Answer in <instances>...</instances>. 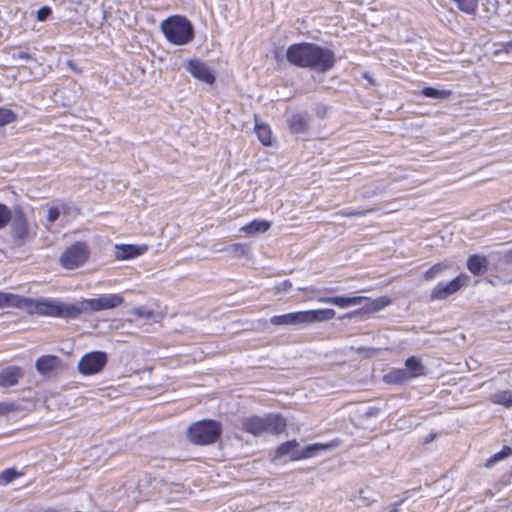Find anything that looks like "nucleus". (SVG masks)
<instances>
[{
	"label": "nucleus",
	"mask_w": 512,
	"mask_h": 512,
	"mask_svg": "<svg viewBox=\"0 0 512 512\" xmlns=\"http://www.w3.org/2000/svg\"><path fill=\"white\" fill-rule=\"evenodd\" d=\"M286 59L294 66L308 68L318 73L329 71L336 62L332 50L307 42L290 45L286 50Z\"/></svg>",
	"instance_id": "1"
},
{
	"label": "nucleus",
	"mask_w": 512,
	"mask_h": 512,
	"mask_svg": "<svg viewBox=\"0 0 512 512\" xmlns=\"http://www.w3.org/2000/svg\"><path fill=\"white\" fill-rule=\"evenodd\" d=\"M15 308L24 310L28 314L69 319H76L75 313L78 311L72 303L48 298L33 299L20 295H17Z\"/></svg>",
	"instance_id": "2"
},
{
	"label": "nucleus",
	"mask_w": 512,
	"mask_h": 512,
	"mask_svg": "<svg viewBox=\"0 0 512 512\" xmlns=\"http://www.w3.org/2000/svg\"><path fill=\"white\" fill-rule=\"evenodd\" d=\"M242 429L254 436L264 434L277 435L286 428L285 419L279 414H268L261 416H249L242 419Z\"/></svg>",
	"instance_id": "3"
},
{
	"label": "nucleus",
	"mask_w": 512,
	"mask_h": 512,
	"mask_svg": "<svg viewBox=\"0 0 512 512\" xmlns=\"http://www.w3.org/2000/svg\"><path fill=\"white\" fill-rule=\"evenodd\" d=\"M341 444L340 439H335L328 443H314L306 446L303 449L299 448V443L296 440L287 441L277 447L275 457L281 458L289 456L291 460H301L315 457L321 451L332 450Z\"/></svg>",
	"instance_id": "4"
},
{
	"label": "nucleus",
	"mask_w": 512,
	"mask_h": 512,
	"mask_svg": "<svg viewBox=\"0 0 512 512\" xmlns=\"http://www.w3.org/2000/svg\"><path fill=\"white\" fill-rule=\"evenodd\" d=\"M161 30L166 39L175 45L187 44L194 36L192 24L182 16H172L163 20Z\"/></svg>",
	"instance_id": "5"
},
{
	"label": "nucleus",
	"mask_w": 512,
	"mask_h": 512,
	"mask_svg": "<svg viewBox=\"0 0 512 512\" xmlns=\"http://www.w3.org/2000/svg\"><path fill=\"white\" fill-rule=\"evenodd\" d=\"M222 433L221 424L215 420H202L193 423L187 430L188 439L196 445L215 443Z\"/></svg>",
	"instance_id": "6"
},
{
	"label": "nucleus",
	"mask_w": 512,
	"mask_h": 512,
	"mask_svg": "<svg viewBox=\"0 0 512 512\" xmlns=\"http://www.w3.org/2000/svg\"><path fill=\"white\" fill-rule=\"evenodd\" d=\"M123 302L124 299L119 294H103L97 298L84 299L74 303V307L78 310L75 313V318L80 317L84 313L114 309Z\"/></svg>",
	"instance_id": "7"
},
{
	"label": "nucleus",
	"mask_w": 512,
	"mask_h": 512,
	"mask_svg": "<svg viewBox=\"0 0 512 512\" xmlns=\"http://www.w3.org/2000/svg\"><path fill=\"white\" fill-rule=\"evenodd\" d=\"M88 256V246L83 242H77L62 253L60 263L64 268L72 270L83 265Z\"/></svg>",
	"instance_id": "8"
},
{
	"label": "nucleus",
	"mask_w": 512,
	"mask_h": 512,
	"mask_svg": "<svg viewBox=\"0 0 512 512\" xmlns=\"http://www.w3.org/2000/svg\"><path fill=\"white\" fill-rule=\"evenodd\" d=\"M107 363V354L102 351H93L84 354L77 365L78 371L84 376L97 374L103 370Z\"/></svg>",
	"instance_id": "9"
},
{
	"label": "nucleus",
	"mask_w": 512,
	"mask_h": 512,
	"mask_svg": "<svg viewBox=\"0 0 512 512\" xmlns=\"http://www.w3.org/2000/svg\"><path fill=\"white\" fill-rule=\"evenodd\" d=\"M469 277L466 274H460L448 283L439 282L431 291V300H443L450 295L458 292L462 287L468 284Z\"/></svg>",
	"instance_id": "10"
},
{
	"label": "nucleus",
	"mask_w": 512,
	"mask_h": 512,
	"mask_svg": "<svg viewBox=\"0 0 512 512\" xmlns=\"http://www.w3.org/2000/svg\"><path fill=\"white\" fill-rule=\"evenodd\" d=\"M12 234L19 245L24 244L30 238V229L25 214L20 208H15L12 213Z\"/></svg>",
	"instance_id": "11"
},
{
	"label": "nucleus",
	"mask_w": 512,
	"mask_h": 512,
	"mask_svg": "<svg viewBox=\"0 0 512 512\" xmlns=\"http://www.w3.org/2000/svg\"><path fill=\"white\" fill-rule=\"evenodd\" d=\"M186 70L196 79L206 84H213L215 76L210 67L197 59L190 60L186 66Z\"/></svg>",
	"instance_id": "12"
},
{
	"label": "nucleus",
	"mask_w": 512,
	"mask_h": 512,
	"mask_svg": "<svg viewBox=\"0 0 512 512\" xmlns=\"http://www.w3.org/2000/svg\"><path fill=\"white\" fill-rule=\"evenodd\" d=\"M148 250L146 245L138 246L132 244L115 245L114 256L117 260L132 259L142 255Z\"/></svg>",
	"instance_id": "13"
},
{
	"label": "nucleus",
	"mask_w": 512,
	"mask_h": 512,
	"mask_svg": "<svg viewBox=\"0 0 512 512\" xmlns=\"http://www.w3.org/2000/svg\"><path fill=\"white\" fill-rule=\"evenodd\" d=\"M23 373L18 366H8L0 371V387H11L19 382Z\"/></svg>",
	"instance_id": "14"
},
{
	"label": "nucleus",
	"mask_w": 512,
	"mask_h": 512,
	"mask_svg": "<svg viewBox=\"0 0 512 512\" xmlns=\"http://www.w3.org/2000/svg\"><path fill=\"white\" fill-rule=\"evenodd\" d=\"M270 323L272 325H299L304 323V311L291 312L283 315H276L271 317Z\"/></svg>",
	"instance_id": "15"
},
{
	"label": "nucleus",
	"mask_w": 512,
	"mask_h": 512,
	"mask_svg": "<svg viewBox=\"0 0 512 512\" xmlns=\"http://www.w3.org/2000/svg\"><path fill=\"white\" fill-rule=\"evenodd\" d=\"M60 365V359L54 355H43L35 362L37 371L42 375H47L56 370Z\"/></svg>",
	"instance_id": "16"
},
{
	"label": "nucleus",
	"mask_w": 512,
	"mask_h": 512,
	"mask_svg": "<svg viewBox=\"0 0 512 512\" xmlns=\"http://www.w3.org/2000/svg\"><path fill=\"white\" fill-rule=\"evenodd\" d=\"M336 312L333 309H317L304 311V323L328 321L335 318Z\"/></svg>",
	"instance_id": "17"
},
{
	"label": "nucleus",
	"mask_w": 512,
	"mask_h": 512,
	"mask_svg": "<svg viewBox=\"0 0 512 512\" xmlns=\"http://www.w3.org/2000/svg\"><path fill=\"white\" fill-rule=\"evenodd\" d=\"M336 312L333 309H317L304 311V323L328 321L335 318Z\"/></svg>",
	"instance_id": "18"
},
{
	"label": "nucleus",
	"mask_w": 512,
	"mask_h": 512,
	"mask_svg": "<svg viewBox=\"0 0 512 512\" xmlns=\"http://www.w3.org/2000/svg\"><path fill=\"white\" fill-rule=\"evenodd\" d=\"M288 127L294 134L304 133L308 129V116L306 114H293L288 120Z\"/></svg>",
	"instance_id": "19"
},
{
	"label": "nucleus",
	"mask_w": 512,
	"mask_h": 512,
	"mask_svg": "<svg viewBox=\"0 0 512 512\" xmlns=\"http://www.w3.org/2000/svg\"><path fill=\"white\" fill-rule=\"evenodd\" d=\"M488 260L484 256L471 255L467 259V268L474 275H480L487 270Z\"/></svg>",
	"instance_id": "20"
},
{
	"label": "nucleus",
	"mask_w": 512,
	"mask_h": 512,
	"mask_svg": "<svg viewBox=\"0 0 512 512\" xmlns=\"http://www.w3.org/2000/svg\"><path fill=\"white\" fill-rule=\"evenodd\" d=\"M271 227V223L266 220H253L241 228V231L247 235L265 233Z\"/></svg>",
	"instance_id": "21"
},
{
	"label": "nucleus",
	"mask_w": 512,
	"mask_h": 512,
	"mask_svg": "<svg viewBox=\"0 0 512 512\" xmlns=\"http://www.w3.org/2000/svg\"><path fill=\"white\" fill-rule=\"evenodd\" d=\"M408 376L411 378L419 377L425 374V368L416 357H410L405 361Z\"/></svg>",
	"instance_id": "22"
},
{
	"label": "nucleus",
	"mask_w": 512,
	"mask_h": 512,
	"mask_svg": "<svg viewBox=\"0 0 512 512\" xmlns=\"http://www.w3.org/2000/svg\"><path fill=\"white\" fill-rule=\"evenodd\" d=\"M364 297L361 296H334L333 297V305L340 307V308H347L350 306H355L361 304V302L364 300Z\"/></svg>",
	"instance_id": "23"
},
{
	"label": "nucleus",
	"mask_w": 512,
	"mask_h": 512,
	"mask_svg": "<svg viewBox=\"0 0 512 512\" xmlns=\"http://www.w3.org/2000/svg\"><path fill=\"white\" fill-rule=\"evenodd\" d=\"M449 268V265L445 263H437L429 268L423 275L426 281H433L434 279L443 275V273Z\"/></svg>",
	"instance_id": "24"
},
{
	"label": "nucleus",
	"mask_w": 512,
	"mask_h": 512,
	"mask_svg": "<svg viewBox=\"0 0 512 512\" xmlns=\"http://www.w3.org/2000/svg\"><path fill=\"white\" fill-rule=\"evenodd\" d=\"M255 132L257 134L260 142L267 146L271 144V131L268 125L266 124H255Z\"/></svg>",
	"instance_id": "25"
},
{
	"label": "nucleus",
	"mask_w": 512,
	"mask_h": 512,
	"mask_svg": "<svg viewBox=\"0 0 512 512\" xmlns=\"http://www.w3.org/2000/svg\"><path fill=\"white\" fill-rule=\"evenodd\" d=\"M422 95L434 99H448L451 96V91L445 89H436L433 87H425L422 90Z\"/></svg>",
	"instance_id": "26"
},
{
	"label": "nucleus",
	"mask_w": 512,
	"mask_h": 512,
	"mask_svg": "<svg viewBox=\"0 0 512 512\" xmlns=\"http://www.w3.org/2000/svg\"><path fill=\"white\" fill-rule=\"evenodd\" d=\"M492 401L495 404L510 407L512 406V391H499L492 396Z\"/></svg>",
	"instance_id": "27"
},
{
	"label": "nucleus",
	"mask_w": 512,
	"mask_h": 512,
	"mask_svg": "<svg viewBox=\"0 0 512 512\" xmlns=\"http://www.w3.org/2000/svg\"><path fill=\"white\" fill-rule=\"evenodd\" d=\"M386 379L390 383H402L410 379L408 376V372L406 369H397L394 371H391L387 376Z\"/></svg>",
	"instance_id": "28"
},
{
	"label": "nucleus",
	"mask_w": 512,
	"mask_h": 512,
	"mask_svg": "<svg viewBox=\"0 0 512 512\" xmlns=\"http://www.w3.org/2000/svg\"><path fill=\"white\" fill-rule=\"evenodd\" d=\"M457 7L467 13L474 14L478 7V0H453Z\"/></svg>",
	"instance_id": "29"
},
{
	"label": "nucleus",
	"mask_w": 512,
	"mask_h": 512,
	"mask_svg": "<svg viewBox=\"0 0 512 512\" xmlns=\"http://www.w3.org/2000/svg\"><path fill=\"white\" fill-rule=\"evenodd\" d=\"M512 455V448L509 446H503L502 449L495 453L487 462L486 466L490 467L494 463L503 460Z\"/></svg>",
	"instance_id": "30"
},
{
	"label": "nucleus",
	"mask_w": 512,
	"mask_h": 512,
	"mask_svg": "<svg viewBox=\"0 0 512 512\" xmlns=\"http://www.w3.org/2000/svg\"><path fill=\"white\" fill-rule=\"evenodd\" d=\"M17 294L0 291V308H15Z\"/></svg>",
	"instance_id": "31"
},
{
	"label": "nucleus",
	"mask_w": 512,
	"mask_h": 512,
	"mask_svg": "<svg viewBox=\"0 0 512 512\" xmlns=\"http://www.w3.org/2000/svg\"><path fill=\"white\" fill-rule=\"evenodd\" d=\"M374 210H375L374 208L361 209V210L343 209V210H340V211L336 212L335 215H339V216H342V217L365 216L368 213L373 212Z\"/></svg>",
	"instance_id": "32"
},
{
	"label": "nucleus",
	"mask_w": 512,
	"mask_h": 512,
	"mask_svg": "<svg viewBox=\"0 0 512 512\" xmlns=\"http://www.w3.org/2000/svg\"><path fill=\"white\" fill-rule=\"evenodd\" d=\"M16 120L15 113L7 108H0V127L10 124Z\"/></svg>",
	"instance_id": "33"
},
{
	"label": "nucleus",
	"mask_w": 512,
	"mask_h": 512,
	"mask_svg": "<svg viewBox=\"0 0 512 512\" xmlns=\"http://www.w3.org/2000/svg\"><path fill=\"white\" fill-rule=\"evenodd\" d=\"M217 252L226 251L235 256H242L246 253V247L240 243L231 244L223 249H215Z\"/></svg>",
	"instance_id": "34"
},
{
	"label": "nucleus",
	"mask_w": 512,
	"mask_h": 512,
	"mask_svg": "<svg viewBox=\"0 0 512 512\" xmlns=\"http://www.w3.org/2000/svg\"><path fill=\"white\" fill-rule=\"evenodd\" d=\"M12 211L4 204H0V229L4 228L12 218Z\"/></svg>",
	"instance_id": "35"
},
{
	"label": "nucleus",
	"mask_w": 512,
	"mask_h": 512,
	"mask_svg": "<svg viewBox=\"0 0 512 512\" xmlns=\"http://www.w3.org/2000/svg\"><path fill=\"white\" fill-rule=\"evenodd\" d=\"M20 474L15 469H6L0 474V481L7 484L17 478Z\"/></svg>",
	"instance_id": "36"
},
{
	"label": "nucleus",
	"mask_w": 512,
	"mask_h": 512,
	"mask_svg": "<svg viewBox=\"0 0 512 512\" xmlns=\"http://www.w3.org/2000/svg\"><path fill=\"white\" fill-rule=\"evenodd\" d=\"M52 14V9L49 6H43L36 12V18L38 21H46Z\"/></svg>",
	"instance_id": "37"
},
{
	"label": "nucleus",
	"mask_w": 512,
	"mask_h": 512,
	"mask_svg": "<svg viewBox=\"0 0 512 512\" xmlns=\"http://www.w3.org/2000/svg\"><path fill=\"white\" fill-rule=\"evenodd\" d=\"M17 406L12 402H0V416L15 411Z\"/></svg>",
	"instance_id": "38"
},
{
	"label": "nucleus",
	"mask_w": 512,
	"mask_h": 512,
	"mask_svg": "<svg viewBox=\"0 0 512 512\" xmlns=\"http://www.w3.org/2000/svg\"><path fill=\"white\" fill-rule=\"evenodd\" d=\"M61 214V209L60 207H51L49 210H48V215H47V220L49 223H54L55 221L58 220L59 216Z\"/></svg>",
	"instance_id": "39"
},
{
	"label": "nucleus",
	"mask_w": 512,
	"mask_h": 512,
	"mask_svg": "<svg viewBox=\"0 0 512 512\" xmlns=\"http://www.w3.org/2000/svg\"><path fill=\"white\" fill-rule=\"evenodd\" d=\"M12 58L14 60L19 59V60H24V61H36V58L34 57V55L29 54L27 52H23V51H20L18 53H14L12 55Z\"/></svg>",
	"instance_id": "40"
},
{
	"label": "nucleus",
	"mask_w": 512,
	"mask_h": 512,
	"mask_svg": "<svg viewBox=\"0 0 512 512\" xmlns=\"http://www.w3.org/2000/svg\"><path fill=\"white\" fill-rule=\"evenodd\" d=\"M135 313L144 318H151L153 316V311L147 310L145 308H137L135 310Z\"/></svg>",
	"instance_id": "41"
},
{
	"label": "nucleus",
	"mask_w": 512,
	"mask_h": 512,
	"mask_svg": "<svg viewBox=\"0 0 512 512\" xmlns=\"http://www.w3.org/2000/svg\"><path fill=\"white\" fill-rule=\"evenodd\" d=\"M291 287H292L291 282H289L288 280H285V281H283V282L279 283V284L276 286V289H277L278 291H285V292H286V291H289Z\"/></svg>",
	"instance_id": "42"
},
{
	"label": "nucleus",
	"mask_w": 512,
	"mask_h": 512,
	"mask_svg": "<svg viewBox=\"0 0 512 512\" xmlns=\"http://www.w3.org/2000/svg\"><path fill=\"white\" fill-rule=\"evenodd\" d=\"M401 502L393 503L387 507V512H400L399 505Z\"/></svg>",
	"instance_id": "43"
},
{
	"label": "nucleus",
	"mask_w": 512,
	"mask_h": 512,
	"mask_svg": "<svg viewBox=\"0 0 512 512\" xmlns=\"http://www.w3.org/2000/svg\"><path fill=\"white\" fill-rule=\"evenodd\" d=\"M317 301L320 303L333 304V297H318Z\"/></svg>",
	"instance_id": "44"
},
{
	"label": "nucleus",
	"mask_w": 512,
	"mask_h": 512,
	"mask_svg": "<svg viewBox=\"0 0 512 512\" xmlns=\"http://www.w3.org/2000/svg\"><path fill=\"white\" fill-rule=\"evenodd\" d=\"M504 47L506 52H512V40L505 43Z\"/></svg>",
	"instance_id": "45"
},
{
	"label": "nucleus",
	"mask_w": 512,
	"mask_h": 512,
	"mask_svg": "<svg viewBox=\"0 0 512 512\" xmlns=\"http://www.w3.org/2000/svg\"><path fill=\"white\" fill-rule=\"evenodd\" d=\"M61 213L66 214L68 211V206L66 204H61L60 206Z\"/></svg>",
	"instance_id": "46"
},
{
	"label": "nucleus",
	"mask_w": 512,
	"mask_h": 512,
	"mask_svg": "<svg viewBox=\"0 0 512 512\" xmlns=\"http://www.w3.org/2000/svg\"><path fill=\"white\" fill-rule=\"evenodd\" d=\"M372 305H373L372 309L374 311H377V310L381 309V307H382V305L378 304L377 302H373Z\"/></svg>",
	"instance_id": "47"
}]
</instances>
